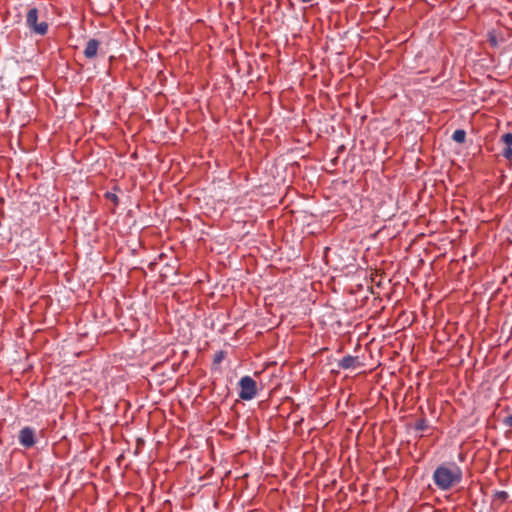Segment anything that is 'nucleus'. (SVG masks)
<instances>
[{"instance_id":"nucleus-1","label":"nucleus","mask_w":512,"mask_h":512,"mask_svg":"<svg viewBox=\"0 0 512 512\" xmlns=\"http://www.w3.org/2000/svg\"><path fill=\"white\" fill-rule=\"evenodd\" d=\"M462 478V470L454 462L439 465L433 473L434 484L442 491L458 485Z\"/></svg>"},{"instance_id":"nucleus-2","label":"nucleus","mask_w":512,"mask_h":512,"mask_svg":"<svg viewBox=\"0 0 512 512\" xmlns=\"http://www.w3.org/2000/svg\"><path fill=\"white\" fill-rule=\"evenodd\" d=\"M26 25L31 33L39 36H45L49 29L47 21H39V10L35 6L30 7L27 11Z\"/></svg>"},{"instance_id":"nucleus-3","label":"nucleus","mask_w":512,"mask_h":512,"mask_svg":"<svg viewBox=\"0 0 512 512\" xmlns=\"http://www.w3.org/2000/svg\"><path fill=\"white\" fill-rule=\"evenodd\" d=\"M295 311L292 314L295 317H305V316H313L317 318V320H323L325 315H320L319 311L321 310V305L316 302L310 303L309 300H302L299 305L294 307Z\"/></svg>"},{"instance_id":"nucleus-4","label":"nucleus","mask_w":512,"mask_h":512,"mask_svg":"<svg viewBox=\"0 0 512 512\" xmlns=\"http://www.w3.org/2000/svg\"><path fill=\"white\" fill-rule=\"evenodd\" d=\"M239 398L245 401L252 400L257 395V383L250 376H243L239 381Z\"/></svg>"},{"instance_id":"nucleus-5","label":"nucleus","mask_w":512,"mask_h":512,"mask_svg":"<svg viewBox=\"0 0 512 512\" xmlns=\"http://www.w3.org/2000/svg\"><path fill=\"white\" fill-rule=\"evenodd\" d=\"M365 357L359 355H346L337 363L338 368L342 370H354L365 366Z\"/></svg>"},{"instance_id":"nucleus-6","label":"nucleus","mask_w":512,"mask_h":512,"mask_svg":"<svg viewBox=\"0 0 512 512\" xmlns=\"http://www.w3.org/2000/svg\"><path fill=\"white\" fill-rule=\"evenodd\" d=\"M19 442L20 444L28 449L35 445V431L29 426L22 428L19 432Z\"/></svg>"},{"instance_id":"nucleus-7","label":"nucleus","mask_w":512,"mask_h":512,"mask_svg":"<svg viewBox=\"0 0 512 512\" xmlns=\"http://www.w3.org/2000/svg\"><path fill=\"white\" fill-rule=\"evenodd\" d=\"M101 42L95 38H91L87 41L86 46L84 48L83 54L86 59L93 60L98 55V51L100 49Z\"/></svg>"},{"instance_id":"nucleus-8","label":"nucleus","mask_w":512,"mask_h":512,"mask_svg":"<svg viewBox=\"0 0 512 512\" xmlns=\"http://www.w3.org/2000/svg\"><path fill=\"white\" fill-rule=\"evenodd\" d=\"M466 131L464 129H457L452 134V140L458 144H463L466 141Z\"/></svg>"},{"instance_id":"nucleus-9","label":"nucleus","mask_w":512,"mask_h":512,"mask_svg":"<svg viewBox=\"0 0 512 512\" xmlns=\"http://www.w3.org/2000/svg\"><path fill=\"white\" fill-rule=\"evenodd\" d=\"M225 357H226V351H224V350L217 351L213 356L212 368L218 369L220 363L224 360Z\"/></svg>"},{"instance_id":"nucleus-10","label":"nucleus","mask_w":512,"mask_h":512,"mask_svg":"<svg viewBox=\"0 0 512 512\" xmlns=\"http://www.w3.org/2000/svg\"><path fill=\"white\" fill-rule=\"evenodd\" d=\"M429 428V424L425 417H421L416 420L414 424V430L416 431H425Z\"/></svg>"},{"instance_id":"nucleus-11","label":"nucleus","mask_w":512,"mask_h":512,"mask_svg":"<svg viewBox=\"0 0 512 512\" xmlns=\"http://www.w3.org/2000/svg\"><path fill=\"white\" fill-rule=\"evenodd\" d=\"M509 498V495L506 491H496L493 494V502L499 501L501 504L506 502Z\"/></svg>"},{"instance_id":"nucleus-12","label":"nucleus","mask_w":512,"mask_h":512,"mask_svg":"<svg viewBox=\"0 0 512 512\" xmlns=\"http://www.w3.org/2000/svg\"><path fill=\"white\" fill-rule=\"evenodd\" d=\"M104 197H105L107 200L111 201V202L114 204V206H115V207L119 206V204H120V199H119V197L117 196V194H116V193H114V192H110V191H107V192L104 194Z\"/></svg>"},{"instance_id":"nucleus-13","label":"nucleus","mask_w":512,"mask_h":512,"mask_svg":"<svg viewBox=\"0 0 512 512\" xmlns=\"http://www.w3.org/2000/svg\"><path fill=\"white\" fill-rule=\"evenodd\" d=\"M382 279H383V274L379 273L377 270H375V271H373L371 273V281L375 285L381 286L382 285Z\"/></svg>"},{"instance_id":"nucleus-14","label":"nucleus","mask_w":512,"mask_h":512,"mask_svg":"<svg viewBox=\"0 0 512 512\" xmlns=\"http://www.w3.org/2000/svg\"><path fill=\"white\" fill-rule=\"evenodd\" d=\"M500 142L502 144H504V146L512 148V133L508 132V133L503 134L500 137Z\"/></svg>"},{"instance_id":"nucleus-15","label":"nucleus","mask_w":512,"mask_h":512,"mask_svg":"<svg viewBox=\"0 0 512 512\" xmlns=\"http://www.w3.org/2000/svg\"><path fill=\"white\" fill-rule=\"evenodd\" d=\"M506 410L509 412L507 416H505L503 419H502V423L504 426L506 427H509V428H512V409L510 408H506Z\"/></svg>"},{"instance_id":"nucleus-16","label":"nucleus","mask_w":512,"mask_h":512,"mask_svg":"<svg viewBox=\"0 0 512 512\" xmlns=\"http://www.w3.org/2000/svg\"><path fill=\"white\" fill-rule=\"evenodd\" d=\"M488 42H489L491 47H493V48H497L498 47V40H497L496 35L493 32H490L488 34Z\"/></svg>"},{"instance_id":"nucleus-17","label":"nucleus","mask_w":512,"mask_h":512,"mask_svg":"<svg viewBox=\"0 0 512 512\" xmlns=\"http://www.w3.org/2000/svg\"><path fill=\"white\" fill-rule=\"evenodd\" d=\"M502 156L505 159L511 161L512 160V148L504 146V148L502 150Z\"/></svg>"},{"instance_id":"nucleus-18","label":"nucleus","mask_w":512,"mask_h":512,"mask_svg":"<svg viewBox=\"0 0 512 512\" xmlns=\"http://www.w3.org/2000/svg\"><path fill=\"white\" fill-rule=\"evenodd\" d=\"M189 309L192 311V316H193L194 320H198L202 317L201 315L196 314V311H199L198 308H193L190 306Z\"/></svg>"},{"instance_id":"nucleus-19","label":"nucleus","mask_w":512,"mask_h":512,"mask_svg":"<svg viewBox=\"0 0 512 512\" xmlns=\"http://www.w3.org/2000/svg\"><path fill=\"white\" fill-rule=\"evenodd\" d=\"M178 313H179V311L177 310V311H176V315H175V317L177 318V320H185L186 318H190V315H189V314H186V315H184V314H179V315H178Z\"/></svg>"},{"instance_id":"nucleus-20","label":"nucleus","mask_w":512,"mask_h":512,"mask_svg":"<svg viewBox=\"0 0 512 512\" xmlns=\"http://www.w3.org/2000/svg\"><path fill=\"white\" fill-rule=\"evenodd\" d=\"M120 191H121L120 187H119L117 184H115V185L112 187V191H111V192H114V193H116V194H117V192H120Z\"/></svg>"},{"instance_id":"nucleus-21","label":"nucleus","mask_w":512,"mask_h":512,"mask_svg":"<svg viewBox=\"0 0 512 512\" xmlns=\"http://www.w3.org/2000/svg\"><path fill=\"white\" fill-rule=\"evenodd\" d=\"M78 334L81 336V337H86L88 335V332H86L85 330H82L80 331V329L78 330Z\"/></svg>"},{"instance_id":"nucleus-22","label":"nucleus","mask_w":512,"mask_h":512,"mask_svg":"<svg viewBox=\"0 0 512 512\" xmlns=\"http://www.w3.org/2000/svg\"><path fill=\"white\" fill-rule=\"evenodd\" d=\"M78 334L81 336V337H86L88 335V332H86L85 330H82L80 331V329L78 330Z\"/></svg>"},{"instance_id":"nucleus-23","label":"nucleus","mask_w":512,"mask_h":512,"mask_svg":"<svg viewBox=\"0 0 512 512\" xmlns=\"http://www.w3.org/2000/svg\"><path fill=\"white\" fill-rule=\"evenodd\" d=\"M456 323L457 322H446L445 329L448 328V326L452 329Z\"/></svg>"},{"instance_id":"nucleus-24","label":"nucleus","mask_w":512,"mask_h":512,"mask_svg":"<svg viewBox=\"0 0 512 512\" xmlns=\"http://www.w3.org/2000/svg\"><path fill=\"white\" fill-rule=\"evenodd\" d=\"M155 265H156V263H155V262H150L149 267H150L151 269H153V267H154Z\"/></svg>"},{"instance_id":"nucleus-25","label":"nucleus","mask_w":512,"mask_h":512,"mask_svg":"<svg viewBox=\"0 0 512 512\" xmlns=\"http://www.w3.org/2000/svg\"><path fill=\"white\" fill-rule=\"evenodd\" d=\"M375 319V315H371L368 320H374Z\"/></svg>"},{"instance_id":"nucleus-26","label":"nucleus","mask_w":512,"mask_h":512,"mask_svg":"<svg viewBox=\"0 0 512 512\" xmlns=\"http://www.w3.org/2000/svg\"><path fill=\"white\" fill-rule=\"evenodd\" d=\"M344 149H345V147H344L343 145H341V146L339 147V150H340V151H343Z\"/></svg>"},{"instance_id":"nucleus-27","label":"nucleus","mask_w":512,"mask_h":512,"mask_svg":"<svg viewBox=\"0 0 512 512\" xmlns=\"http://www.w3.org/2000/svg\"><path fill=\"white\" fill-rule=\"evenodd\" d=\"M401 315H402V314H400V315H398V316H397L396 321H399V319L401 318Z\"/></svg>"},{"instance_id":"nucleus-28","label":"nucleus","mask_w":512,"mask_h":512,"mask_svg":"<svg viewBox=\"0 0 512 512\" xmlns=\"http://www.w3.org/2000/svg\"><path fill=\"white\" fill-rule=\"evenodd\" d=\"M401 315H402V314H400V315H398V316H397L396 321H399V319L401 318Z\"/></svg>"},{"instance_id":"nucleus-29","label":"nucleus","mask_w":512,"mask_h":512,"mask_svg":"<svg viewBox=\"0 0 512 512\" xmlns=\"http://www.w3.org/2000/svg\"><path fill=\"white\" fill-rule=\"evenodd\" d=\"M401 315H402V314H400V315H398V316H397L396 321H399V319L401 318Z\"/></svg>"}]
</instances>
